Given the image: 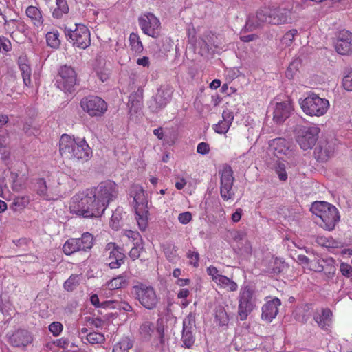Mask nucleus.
<instances>
[{
  "mask_svg": "<svg viewBox=\"0 0 352 352\" xmlns=\"http://www.w3.org/2000/svg\"><path fill=\"white\" fill-rule=\"evenodd\" d=\"M91 190L87 189L81 195L73 197L70 206L71 212L84 218H98L102 216L106 208L104 204L90 195Z\"/></svg>",
  "mask_w": 352,
  "mask_h": 352,
  "instance_id": "obj_1",
  "label": "nucleus"
},
{
  "mask_svg": "<svg viewBox=\"0 0 352 352\" xmlns=\"http://www.w3.org/2000/svg\"><path fill=\"white\" fill-rule=\"evenodd\" d=\"M59 151L62 156L82 162H87L92 156V150L85 138H72L67 134L60 139Z\"/></svg>",
  "mask_w": 352,
  "mask_h": 352,
  "instance_id": "obj_2",
  "label": "nucleus"
},
{
  "mask_svg": "<svg viewBox=\"0 0 352 352\" xmlns=\"http://www.w3.org/2000/svg\"><path fill=\"white\" fill-rule=\"evenodd\" d=\"M292 9L280 8L272 4L264 5L256 13V25L264 23L282 25L292 22Z\"/></svg>",
  "mask_w": 352,
  "mask_h": 352,
  "instance_id": "obj_3",
  "label": "nucleus"
},
{
  "mask_svg": "<svg viewBox=\"0 0 352 352\" xmlns=\"http://www.w3.org/2000/svg\"><path fill=\"white\" fill-rule=\"evenodd\" d=\"M311 212L318 219L317 224L325 230H333L336 223L340 221V215L338 209L333 205L326 201H316L311 206Z\"/></svg>",
  "mask_w": 352,
  "mask_h": 352,
  "instance_id": "obj_4",
  "label": "nucleus"
},
{
  "mask_svg": "<svg viewBox=\"0 0 352 352\" xmlns=\"http://www.w3.org/2000/svg\"><path fill=\"white\" fill-rule=\"evenodd\" d=\"M129 195L133 198L136 220L140 229L145 230L148 226V201L144 189L138 185H133L129 188Z\"/></svg>",
  "mask_w": 352,
  "mask_h": 352,
  "instance_id": "obj_5",
  "label": "nucleus"
},
{
  "mask_svg": "<svg viewBox=\"0 0 352 352\" xmlns=\"http://www.w3.org/2000/svg\"><path fill=\"white\" fill-rule=\"evenodd\" d=\"M299 104L306 115L316 117L324 116L330 107L327 99L314 93H309L304 99H300Z\"/></svg>",
  "mask_w": 352,
  "mask_h": 352,
  "instance_id": "obj_6",
  "label": "nucleus"
},
{
  "mask_svg": "<svg viewBox=\"0 0 352 352\" xmlns=\"http://www.w3.org/2000/svg\"><path fill=\"white\" fill-rule=\"evenodd\" d=\"M89 190L90 195H94L96 199L104 204L106 208L111 201L117 199L119 194L118 186L111 180L102 182L97 186Z\"/></svg>",
  "mask_w": 352,
  "mask_h": 352,
  "instance_id": "obj_7",
  "label": "nucleus"
},
{
  "mask_svg": "<svg viewBox=\"0 0 352 352\" xmlns=\"http://www.w3.org/2000/svg\"><path fill=\"white\" fill-rule=\"evenodd\" d=\"M320 133V128L316 124L299 126L296 129V141L302 150L311 149L315 146Z\"/></svg>",
  "mask_w": 352,
  "mask_h": 352,
  "instance_id": "obj_8",
  "label": "nucleus"
},
{
  "mask_svg": "<svg viewBox=\"0 0 352 352\" xmlns=\"http://www.w3.org/2000/svg\"><path fill=\"white\" fill-rule=\"evenodd\" d=\"M256 305V299L253 289L248 285H243L240 289L239 295L238 315L241 321L247 319Z\"/></svg>",
  "mask_w": 352,
  "mask_h": 352,
  "instance_id": "obj_9",
  "label": "nucleus"
},
{
  "mask_svg": "<svg viewBox=\"0 0 352 352\" xmlns=\"http://www.w3.org/2000/svg\"><path fill=\"white\" fill-rule=\"evenodd\" d=\"M75 26L74 30L65 28V34L74 46L85 50L91 44L90 32L87 27L82 24H75Z\"/></svg>",
  "mask_w": 352,
  "mask_h": 352,
  "instance_id": "obj_10",
  "label": "nucleus"
},
{
  "mask_svg": "<svg viewBox=\"0 0 352 352\" xmlns=\"http://www.w3.org/2000/svg\"><path fill=\"white\" fill-rule=\"evenodd\" d=\"M77 74L71 66H61L58 70L56 85L58 89L67 93H72L76 85Z\"/></svg>",
  "mask_w": 352,
  "mask_h": 352,
  "instance_id": "obj_11",
  "label": "nucleus"
},
{
  "mask_svg": "<svg viewBox=\"0 0 352 352\" xmlns=\"http://www.w3.org/2000/svg\"><path fill=\"white\" fill-rule=\"evenodd\" d=\"M80 105L82 109L92 117L101 116L107 109L106 102L95 96H88L82 98Z\"/></svg>",
  "mask_w": 352,
  "mask_h": 352,
  "instance_id": "obj_12",
  "label": "nucleus"
},
{
  "mask_svg": "<svg viewBox=\"0 0 352 352\" xmlns=\"http://www.w3.org/2000/svg\"><path fill=\"white\" fill-rule=\"evenodd\" d=\"M234 178L233 177V171L230 166H225L221 172L220 177V194L225 201L233 199L234 192L232 190Z\"/></svg>",
  "mask_w": 352,
  "mask_h": 352,
  "instance_id": "obj_13",
  "label": "nucleus"
},
{
  "mask_svg": "<svg viewBox=\"0 0 352 352\" xmlns=\"http://www.w3.org/2000/svg\"><path fill=\"white\" fill-rule=\"evenodd\" d=\"M195 315L190 313L183 320L181 341L182 346L190 349L195 342Z\"/></svg>",
  "mask_w": 352,
  "mask_h": 352,
  "instance_id": "obj_14",
  "label": "nucleus"
},
{
  "mask_svg": "<svg viewBox=\"0 0 352 352\" xmlns=\"http://www.w3.org/2000/svg\"><path fill=\"white\" fill-rule=\"evenodd\" d=\"M134 289L142 305L148 309H152L154 307V289L142 283L135 286Z\"/></svg>",
  "mask_w": 352,
  "mask_h": 352,
  "instance_id": "obj_15",
  "label": "nucleus"
},
{
  "mask_svg": "<svg viewBox=\"0 0 352 352\" xmlns=\"http://www.w3.org/2000/svg\"><path fill=\"white\" fill-rule=\"evenodd\" d=\"M168 328L165 326L163 319H159L155 329V342L157 340V346L162 352H166L168 350Z\"/></svg>",
  "mask_w": 352,
  "mask_h": 352,
  "instance_id": "obj_16",
  "label": "nucleus"
},
{
  "mask_svg": "<svg viewBox=\"0 0 352 352\" xmlns=\"http://www.w3.org/2000/svg\"><path fill=\"white\" fill-rule=\"evenodd\" d=\"M281 301L278 298L267 300L262 307L261 318L267 322H271L278 313V307Z\"/></svg>",
  "mask_w": 352,
  "mask_h": 352,
  "instance_id": "obj_17",
  "label": "nucleus"
},
{
  "mask_svg": "<svg viewBox=\"0 0 352 352\" xmlns=\"http://www.w3.org/2000/svg\"><path fill=\"white\" fill-rule=\"evenodd\" d=\"M335 48L338 53L346 55L352 52V33L348 30H342L340 32L335 44Z\"/></svg>",
  "mask_w": 352,
  "mask_h": 352,
  "instance_id": "obj_18",
  "label": "nucleus"
},
{
  "mask_svg": "<svg viewBox=\"0 0 352 352\" xmlns=\"http://www.w3.org/2000/svg\"><path fill=\"white\" fill-rule=\"evenodd\" d=\"M292 109V102L289 98L285 101L277 102L274 109L273 120L277 124L283 123L289 117Z\"/></svg>",
  "mask_w": 352,
  "mask_h": 352,
  "instance_id": "obj_19",
  "label": "nucleus"
},
{
  "mask_svg": "<svg viewBox=\"0 0 352 352\" xmlns=\"http://www.w3.org/2000/svg\"><path fill=\"white\" fill-rule=\"evenodd\" d=\"M269 146L277 157L282 158L283 155H289L291 144L284 138H276L269 142Z\"/></svg>",
  "mask_w": 352,
  "mask_h": 352,
  "instance_id": "obj_20",
  "label": "nucleus"
},
{
  "mask_svg": "<svg viewBox=\"0 0 352 352\" xmlns=\"http://www.w3.org/2000/svg\"><path fill=\"white\" fill-rule=\"evenodd\" d=\"M10 343L14 346H24L31 343L32 338L28 331L18 329L9 338Z\"/></svg>",
  "mask_w": 352,
  "mask_h": 352,
  "instance_id": "obj_21",
  "label": "nucleus"
},
{
  "mask_svg": "<svg viewBox=\"0 0 352 352\" xmlns=\"http://www.w3.org/2000/svg\"><path fill=\"white\" fill-rule=\"evenodd\" d=\"M173 90L168 85L162 86L155 94V109L164 108L170 102Z\"/></svg>",
  "mask_w": 352,
  "mask_h": 352,
  "instance_id": "obj_22",
  "label": "nucleus"
},
{
  "mask_svg": "<svg viewBox=\"0 0 352 352\" xmlns=\"http://www.w3.org/2000/svg\"><path fill=\"white\" fill-rule=\"evenodd\" d=\"M105 251L111 253V256L116 258V261H111L108 263V265L111 269H118L124 263V258L125 257L124 253L121 252V249L116 245L114 243H107Z\"/></svg>",
  "mask_w": 352,
  "mask_h": 352,
  "instance_id": "obj_23",
  "label": "nucleus"
},
{
  "mask_svg": "<svg viewBox=\"0 0 352 352\" xmlns=\"http://www.w3.org/2000/svg\"><path fill=\"white\" fill-rule=\"evenodd\" d=\"M333 146L327 142H320L315 148L314 155L318 161L327 160L333 153Z\"/></svg>",
  "mask_w": 352,
  "mask_h": 352,
  "instance_id": "obj_24",
  "label": "nucleus"
},
{
  "mask_svg": "<svg viewBox=\"0 0 352 352\" xmlns=\"http://www.w3.org/2000/svg\"><path fill=\"white\" fill-rule=\"evenodd\" d=\"M154 20V14L152 12H145L139 16V25L142 32L148 36L154 37V28L152 27V21Z\"/></svg>",
  "mask_w": 352,
  "mask_h": 352,
  "instance_id": "obj_25",
  "label": "nucleus"
},
{
  "mask_svg": "<svg viewBox=\"0 0 352 352\" xmlns=\"http://www.w3.org/2000/svg\"><path fill=\"white\" fill-rule=\"evenodd\" d=\"M198 46L200 48L199 53L201 56H205L213 53L217 47L213 42V36L206 35L200 38L198 41Z\"/></svg>",
  "mask_w": 352,
  "mask_h": 352,
  "instance_id": "obj_26",
  "label": "nucleus"
},
{
  "mask_svg": "<svg viewBox=\"0 0 352 352\" xmlns=\"http://www.w3.org/2000/svg\"><path fill=\"white\" fill-rule=\"evenodd\" d=\"M332 312L329 309H323L321 313L316 314L314 320L322 329H327L331 323Z\"/></svg>",
  "mask_w": 352,
  "mask_h": 352,
  "instance_id": "obj_27",
  "label": "nucleus"
},
{
  "mask_svg": "<svg viewBox=\"0 0 352 352\" xmlns=\"http://www.w3.org/2000/svg\"><path fill=\"white\" fill-rule=\"evenodd\" d=\"M162 250L167 260L173 263L179 260L177 253L178 248L172 242H167L162 245Z\"/></svg>",
  "mask_w": 352,
  "mask_h": 352,
  "instance_id": "obj_28",
  "label": "nucleus"
},
{
  "mask_svg": "<svg viewBox=\"0 0 352 352\" xmlns=\"http://www.w3.org/2000/svg\"><path fill=\"white\" fill-rule=\"evenodd\" d=\"M26 62L27 60L25 58L20 57L19 58V67L21 72L24 85L30 86L31 85V69Z\"/></svg>",
  "mask_w": 352,
  "mask_h": 352,
  "instance_id": "obj_29",
  "label": "nucleus"
},
{
  "mask_svg": "<svg viewBox=\"0 0 352 352\" xmlns=\"http://www.w3.org/2000/svg\"><path fill=\"white\" fill-rule=\"evenodd\" d=\"M154 333V324L151 321H144L140 327L139 333L144 341L151 339Z\"/></svg>",
  "mask_w": 352,
  "mask_h": 352,
  "instance_id": "obj_30",
  "label": "nucleus"
},
{
  "mask_svg": "<svg viewBox=\"0 0 352 352\" xmlns=\"http://www.w3.org/2000/svg\"><path fill=\"white\" fill-rule=\"evenodd\" d=\"M215 283L220 288L228 292H235L238 289L237 283L224 275L220 276Z\"/></svg>",
  "mask_w": 352,
  "mask_h": 352,
  "instance_id": "obj_31",
  "label": "nucleus"
},
{
  "mask_svg": "<svg viewBox=\"0 0 352 352\" xmlns=\"http://www.w3.org/2000/svg\"><path fill=\"white\" fill-rule=\"evenodd\" d=\"M214 321L220 326H225L228 324L229 318L223 307L218 306L215 308Z\"/></svg>",
  "mask_w": 352,
  "mask_h": 352,
  "instance_id": "obj_32",
  "label": "nucleus"
},
{
  "mask_svg": "<svg viewBox=\"0 0 352 352\" xmlns=\"http://www.w3.org/2000/svg\"><path fill=\"white\" fill-rule=\"evenodd\" d=\"M123 210L122 208H117L113 212L110 224L113 229L118 230L122 226Z\"/></svg>",
  "mask_w": 352,
  "mask_h": 352,
  "instance_id": "obj_33",
  "label": "nucleus"
},
{
  "mask_svg": "<svg viewBox=\"0 0 352 352\" xmlns=\"http://www.w3.org/2000/svg\"><path fill=\"white\" fill-rule=\"evenodd\" d=\"M56 8L52 12V16L56 19H60L63 16V14H67L69 12V6L66 0H56Z\"/></svg>",
  "mask_w": 352,
  "mask_h": 352,
  "instance_id": "obj_34",
  "label": "nucleus"
},
{
  "mask_svg": "<svg viewBox=\"0 0 352 352\" xmlns=\"http://www.w3.org/2000/svg\"><path fill=\"white\" fill-rule=\"evenodd\" d=\"M155 135L158 139L163 140L164 144L171 145L174 142V135L169 130L164 131L162 128H160L155 129Z\"/></svg>",
  "mask_w": 352,
  "mask_h": 352,
  "instance_id": "obj_35",
  "label": "nucleus"
},
{
  "mask_svg": "<svg viewBox=\"0 0 352 352\" xmlns=\"http://www.w3.org/2000/svg\"><path fill=\"white\" fill-rule=\"evenodd\" d=\"M63 251L66 255H71L73 253L80 251L77 239H69L63 246Z\"/></svg>",
  "mask_w": 352,
  "mask_h": 352,
  "instance_id": "obj_36",
  "label": "nucleus"
},
{
  "mask_svg": "<svg viewBox=\"0 0 352 352\" xmlns=\"http://www.w3.org/2000/svg\"><path fill=\"white\" fill-rule=\"evenodd\" d=\"M93 240L94 237L92 234L89 232L84 233L81 238L77 239L80 250L85 251L87 249L91 248Z\"/></svg>",
  "mask_w": 352,
  "mask_h": 352,
  "instance_id": "obj_37",
  "label": "nucleus"
},
{
  "mask_svg": "<svg viewBox=\"0 0 352 352\" xmlns=\"http://www.w3.org/2000/svg\"><path fill=\"white\" fill-rule=\"evenodd\" d=\"M35 188L36 192L40 196L43 197L47 200L51 199V197L47 193V183L45 179L43 178H38L36 179Z\"/></svg>",
  "mask_w": 352,
  "mask_h": 352,
  "instance_id": "obj_38",
  "label": "nucleus"
},
{
  "mask_svg": "<svg viewBox=\"0 0 352 352\" xmlns=\"http://www.w3.org/2000/svg\"><path fill=\"white\" fill-rule=\"evenodd\" d=\"M133 342L127 337L124 338L113 346V352H128L132 348Z\"/></svg>",
  "mask_w": 352,
  "mask_h": 352,
  "instance_id": "obj_39",
  "label": "nucleus"
},
{
  "mask_svg": "<svg viewBox=\"0 0 352 352\" xmlns=\"http://www.w3.org/2000/svg\"><path fill=\"white\" fill-rule=\"evenodd\" d=\"M128 285L127 278L126 276L121 275L113 278L108 284V286L111 289H118L124 287Z\"/></svg>",
  "mask_w": 352,
  "mask_h": 352,
  "instance_id": "obj_40",
  "label": "nucleus"
},
{
  "mask_svg": "<svg viewBox=\"0 0 352 352\" xmlns=\"http://www.w3.org/2000/svg\"><path fill=\"white\" fill-rule=\"evenodd\" d=\"M317 243L327 248H338L340 243L334 240L332 237L318 236L316 239Z\"/></svg>",
  "mask_w": 352,
  "mask_h": 352,
  "instance_id": "obj_41",
  "label": "nucleus"
},
{
  "mask_svg": "<svg viewBox=\"0 0 352 352\" xmlns=\"http://www.w3.org/2000/svg\"><path fill=\"white\" fill-rule=\"evenodd\" d=\"M298 34V30L296 29H292L287 31L282 37L280 40V45L283 47H286L290 46L295 36Z\"/></svg>",
  "mask_w": 352,
  "mask_h": 352,
  "instance_id": "obj_42",
  "label": "nucleus"
},
{
  "mask_svg": "<svg viewBox=\"0 0 352 352\" xmlns=\"http://www.w3.org/2000/svg\"><path fill=\"white\" fill-rule=\"evenodd\" d=\"M58 32H49L46 34V41L52 48L56 49L60 46V41L59 39Z\"/></svg>",
  "mask_w": 352,
  "mask_h": 352,
  "instance_id": "obj_43",
  "label": "nucleus"
},
{
  "mask_svg": "<svg viewBox=\"0 0 352 352\" xmlns=\"http://www.w3.org/2000/svg\"><path fill=\"white\" fill-rule=\"evenodd\" d=\"M131 48L135 52H141L143 45L140 40L139 36L135 33H131L129 36Z\"/></svg>",
  "mask_w": 352,
  "mask_h": 352,
  "instance_id": "obj_44",
  "label": "nucleus"
},
{
  "mask_svg": "<svg viewBox=\"0 0 352 352\" xmlns=\"http://www.w3.org/2000/svg\"><path fill=\"white\" fill-rule=\"evenodd\" d=\"M78 275H72L64 283V288L69 292L73 291L78 285Z\"/></svg>",
  "mask_w": 352,
  "mask_h": 352,
  "instance_id": "obj_45",
  "label": "nucleus"
},
{
  "mask_svg": "<svg viewBox=\"0 0 352 352\" xmlns=\"http://www.w3.org/2000/svg\"><path fill=\"white\" fill-rule=\"evenodd\" d=\"M87 340L91 344H100L102 343L105 338L100 333L91 332L87 336Z\"/></svg>",
  "mask_w": 352,
  "mask_h": 352,
  "instance_id": "obj_46",
  "label": "nucleus"
},
{
  "mask_svg": "<svg viewBox=\"0 0 352 352\" xmlns=\"http://www.w3.org/2000/svg\"><path fill=\"white\" fill-rule=\"evenodd\" d=\"M230 126V124L227 123L221 120L217 124L213 126V129L217 133L224 134L228 131Z\"/></svg>",
  "mask_w": 352,
  "mask_h": 352,
  "instance_id": "obj_47",
  "label": "nucleus"
},
{
  "mask_svg": "<svg viewBox=\"0 0 352 352\" xmlns=\"http://www.w3.org/2000/svg\"><path fill=\"white\" fill-rule=\"evenodd\" d=\"M187 258L189 259V263L193 267H198L199 261V254L197 251L188 250L187 252Z\"/></svg>",
  "mask_w": 352,
  "mask_h": 352,
  "instance_id": "obj_48",
  "label": "nucleus"
},
{
  "mask_svg": "<svg viewBox=\"0 0 352 352\" xmlns=\"http://www.w3.org/2000/svg\"><path fill=\"white\" fill-rule=\"evenodd\" d=\"M142 90L138 89L135 94H132L129 98V104H131V107L139 106L142 99Z\"/></svg>",
  "mask_w": 352,
  "mask_h": 352,
  "instance_id": "obj_49",
  "label": "nucleus"
},
{
  "mask_svg": "<svg viewBox=\"0 0 352 352\" xmlns=\"http://www.w3.org/2000/svg\"><path fill=\"white\" fill-rule=\"evenodd\" d=\"M96 73L102 82L107 80L111 76V70L107 67H100L97 69Z\"/></svg>",
  "mask_w": 352,
  "mask_h": 352,
  "instance_id": "obj_50",
  "label": "nucleus"
},
{
  "mask_svg": "<svg viewBox=\"0 0 352 352\" xmlns=\"http://www.w3.org/2000/svg\"><path fill=\"white\" fill-rule=\"evenodd\" d=\"M307 269L311 271L320 272L323 270L324 267L318 259L314 258L313 260H310Z\"/></svg>",
  "mask_w": 352,
  "mask_h": 352,
  "instance_id": "obj_51",
  "label": "nucleus"
},
{
  "mask_svg": "<svg viewBox=\"0 0 352 352\" xmlns=\"http://www.w3.org/2000/svg\"><path fill=\"white\" fill-rule=\"evenodd\" d=\"M33 122L34 121L32 119H30L26 121L23 125V130L28 135H34L35 131H37L36 128L33 126Z\"/></svg>",
  "mask_w": 352,
  "mask_h": 352,
  "instance_id": "obj_52",
  "label": "nucleus"
},
{
  "mask_svg": "<svg viewBox=\"0 0 352 352\" xmlns=\"http://www.w3.org/2000/svg\"><path fill=\"white\" fill-rule=\"evenodd\" d=\"M206 271L208 274L211 277L212 280L214 282H216L219 278V277L223 275L221 274H219L217 268L213 265H210L208 267H207Z\"/></svg>",
  "mask_w": 352,
  "mask_h": 352,
  "instance_id": "obj_53",
  "label": "nucleus"
},
{
  "mask_svg": "<svg viewBox=\"0 0 352 352\" xmlns=\"http://www.w3.org/2000/svg\"><path fill=\"white\" fill-rule=\"evenodd\" d=\"M162 47H160L159 51L162 54H166L169 52L172 48V41L169 38L166 37L164 40H162Z\"/></svg>",
  "mask_w": 352,
  "mask_h": 352,
  "instance_id": "obj_54",
  "label": "nucleus"
},
{
  "mask_svg": "<svg viewBox=\"0 0 352 352\" xmlns=\"http://www.w3.org/2000/svg\"><path fill=\"white\" fill-rule=\"evenodd\" d=\"M49 330L54 336H58L63 330V325L59 322H54L49 326Z\"/></svg>",
  "mask_w": 352,
  "mask_h": 352,
  "instance_id": "obj_55",
  "label": "nucleus"
},
{
  "mask_svg": "<svg viewBox=\"0 0 352 352\" xmlns=\"http://www.w3.org/2000/svg\"><path fill=\"white\" fill-rule=\"evenodd\" d=\"M11 49V43L10 41L5 38L0 36V53H6L8 52Z\"/></svg>",
  "mask_w": 352,
  "mask_h": 352,
  "instance_id": "obj_56",
  "label": "nucleus"
},
{
  "mask_svg": "<svg viewBox=\"0 0 352 352\" xmlns=\"http://www.w3.org/2000/svg\"><path fill=\"white\" fill-rule=\"evenodd\" d=\"M342 85L346 91H352V72L344 77Z\"/></svg>",
  "mask_w": 352,
  "mask_h": 352,
  "instance_id": "obj_57",
  "label": "nucleus"
},
{
  "mask_svg": "<svg viewBox=\"0 0 352 352\" xmlns=\"http://www.w3.org/2000/svg\"><path fill=\"white\" fill-rule=\"evenodd\" d=\"M340 271L344 276L349 277L352 274V267L346 263H341Z\"/></svg>",
  "mask_w": 352,
  "mask_h": 352,
  "instance_id": "obj_58",
  "label": "nucleus"
},
{
  "mask_svg": "<svg viewBox=\"0 0 352 352\" xmlns=\"http://www.w3.org/2000/svg\"><path fill=\"white\" fill-rule=\"evenodd\" d=\"M178 220L182 224L186 225L192 220V214L190 212L180 213L178 216Z\"/></svg>",
  "mask_w": 352,
  "mask_h": 352,
  "instance_id": "obj_59",
  "label": "nucleus"
},
{
  "mask_svg": "<svg viewBox=\"0 0 352 352\" xmlns=\"http://www.w3.org/2000/svg\"><path fill=\"white\" fill-rule=\"evenodd\" d=\"M26 14L28 16L32 19H36L38 16H40V11L38 8L34 6H29L26 10Z\"/></svg>",
  "mask_w": 352,
  "mask_h": 352,
  "instance_id": "obj_60",
  "label": "nucleus"
},
{
  "mask_svg": "<svg viewBox=\"0 0 352 352\" xmlns=\"http://www.w3.org/2000/svg\"><path fill=\"white\" fill-rule=\"evenodd\" d=\"M197 152L201 155L208 154L210 152L209 144L204 142L198 144L197 147Z\"/></svg>",
  "mask_w": 352,
  "mask_h": 352,
  "instance_id": "obj_61",
  "label": "nucleus"
},
{
  "mask_svg": "<svg viewBox=\"0 0 352 352\" xmlns=\"http://www.w3.org/2000/svg\"><path fill=\"white\" fill-rule=\"evenodd\" d=\"M234 120L233 113L230 109H225L222 113V120L232 124Z\"/></svg>",
  "mask_w": 352,
  "mask_h": 352,
  "instance_id": "obj_62",
  "label": "nucleus"
},
{
  "mask_svg": "<svg viewBox=\"0 0 352 352\" xmlns=\"http://www.w3.org/2000/svg\"><path fill=\"white\" fill-rule=\"evenodd\" d=\"M298 71V66H297V64L296 63H292L286 72H285V74H286V76L288 78H292L294 77V74Z\"/></svg>",
  "mask_w": 352,
  "mask_h": 352,
  "instance_id": "obj_63",
  "label": "nucleus"
},
{
  "mask_svg": "<svg viewBox=\"0 0 352 352\" xmlns=\"http://www.w3.org/2000/svg\"><path fill=\"white\" fill-rule=\"evenodd\" d=\"M28 199H26L24 197H17L14 199L13 204L16 206H19L21 208H24L25 205L28 204Z\"/></svg>",
  "mask_w": 352,
  "mask_h": 352,
  "instance_id": "obj_64",
  "label": "nucleus"
}]
</instances>
